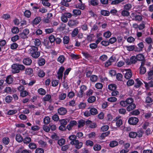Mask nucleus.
<instances>
[{"label":"nucleus","instance_id":"obj_1","mask_svg":"<svg viewBox=\"0 0 153 153\" xmlns=\"http://www.w3.org/2000/svg\"><path fill=\"white\" fill-rule=\"evenodd\" d=\"M55 39H45L43 41V44L47 48H51L52 43L55 41Z\"/></svg>","mask_w":153,"mask_h":153},{"label":"nucleus","instance_id":"obj_2","mask_svg":"<svg viewBox=\"0 0 153 153\" xmlns=\"http://www.w3.org/2000/svg\"><path fill=\"white\" fill-rule=\"evenodd\" d=\"M79 23V21L76 19H70L68 22V25L70 27H72L76 26Z\"/></svg>","mask_w":153,"mask_h":153},{"label":"nucleus","instance_id":"obj_3","mask_svg":"<svg viewBox=\"0 0 153 153\" xmlns=\"http://www.w3.org/2000/svg\"><path fill=\"white\" fill-rule=\"evenodd\" d=\"M70 143L72 145H75V147L76 149H80L82 146V143L81 142H79L78 140H76L75 141H71Z\"/></svg>","mask_w":153,"mask_h":153},{"label":"nucleus","instance_id":"obj_4","mask_svg":"<svg viewBox=\"0 0 153 153\" xmlns=\"http://www.w3.org/2000/svg\"><path fill=\"white\" fill-rule=\"evenodd\" d=\"M138 121L139 120L137 118L132 117L129 118L128 120V122L130 124L135 125Z\"/></svg>","mask_w":153,"mask_h":153},{"label":"nucleus","instance_id":"obj_5","mask_svg":"<svg viewBox=\"0 0 153 153\" xmlns=\"http://www.w3.org/2000/svg\"><path fill=\"white\" fill-rule=\"evenodd\" d=\"M132 19L136 21H141L142 19V17L140 15H137L136 13H132L131 14Z\"/></svg>","mask_w":153,"mask_h":153},{"label":"nucleus","instance_id":"obj_6","mask_svg":"<svg viewBox=\"0 0 153 153\" xmlns=\"http://www.w3.org/2000/svg\"><path fill=\"white\" fill-rule=\"evenodd\" d=\"M77 124V122L75 120H71L69 123V124L66 127L69 131L71 130L72 127L74 125H76Z\"/></svg>","mask_w":153,"mask_h":153},{"label":"nucleus","instance_id":"obj_7","mask_svg":"<svg viewBox=\"0 0 153 153\" xmlns=\"http://www.w3.org/2000/svg\"><path fill=\"white\" fill-rule=\"evenodd\" d=\"M12 72L13 74L17 73L19 72L20 71L17 68L16 64H13L11 66Z\"/></svg>","mask_w":153,"mask_h":153},{"label":"nucleus","instance_id":"obj_8","mask_svg":"<svg viewBox=\"0 0 153 153\" xmlns=\"http://www.w3.org/2000/svg\"><path fill=\"white\" fill-rule=\"evenodd\" d=\"M42 20L41 17L40 16H38L35 18L32 22L33 25H36L38 24Z\"/></svg>","mask_w":153,"mask_h":153},{"label":"nucleus","instance_id":"obj_9","mask_svg":"<svg viewBox=\"0 0 153 153\" xmlns=\"http://www.w3.org/2000/svg\"><path fill=\"white\" fill-rule=\"evenodd\" d=\"M72 13L73 16L76 17L81 15V11L79 9H74Z\"/></svg>","mask_w":153,"mask_h":153},{"label":"nucleus","instance_id":"obj_10","mask_svg":"<svg viewBox=\"0 0 153 153\" xmlns=\"http://www.w3.org/2000/svg\"><path fill=\"white\" fill-rule=\"evenodd\" d=\"M114 121H116V126L118 127H120L123 124L122 120L120 119L118 117H116L114 120Z\"/></svg>","mask_w":153,"mask_h":153},{"label":"nucleus","instance_id":"obj_11","mask_svg":"<svg viewBox=\"0 0 153 153\" xmlns=\"http://www.w3.org/2000/svg\"><path fill=\"white\" fill-rule=\"evenodd\" d=\"M23 62L25 65H29L31 64L32 62V60L30 59L27 58L24 59L23 60Z\"/></svg>","mask_w":153,"mask_h":153},{"label":"nucleus","instance_id":"obj_12","mask_svg":"<svg viewBox=\"0 0 153 153\" xmlns=\"http://www.w3.org/2000/svg\"><path fill=\"white\" fill-rule=\"evenodd\" d=\"M20 37V38H26L27 37L22 32L19 33V36L16 35L12 37L11 38H19Z\"/></svg>","mask_w":153,"mask_h":153},{"label":"nucleus","instance_id":"obj_13","mask_svg":"<svg viewBox=\"0 0 153 153\" xmlns=\"http://www.w3.org/2000/svg\"><path fill=\"white\" fill-rule=\"evenodd\" d=\"M58 112L59 114L63 115L66 113L67 111L65 108L61 107L58 109Z\"/></svg>","mask_w":153,"mask_h":153},{"label":"nucleus","instance_id":"obj_14","mask_svg":"<svg viewBox=\"0 0 153 153\" xmlns=\"http://www.w3.org/2000/svg\"><path fill=\"white\" fill-rule=\"evenodd\" d=\"M132 76V73L131 71L129 69L128 71L126 72L125 75V78L127 79L130 78Z\"/></svg>","mask_w":153,"mask_h":153},{"label":"nucleus","instance_id":"obj_15","mask_svg":"<svg viewBox=\"0 0 153 153\" xmlns=\"http://www.w3.org/2000/svg\"><path fill=\"white\" fill-rule=\"evenodd\" d=\"M136 108V105L134 103L130 104L126 108L127 110L128 111H130L133 110Z\"/></svg>","mask_w":153,"mask_h":153},{"label":"nucleus","instance_id":"obj_16","mask_svg":"<svg viewBox=\"0 0 153 153\" xmlns=\"http://www.w3.org/2000/svg\"><path fill=\"white\" fill-rule=\"evenodd\" d=\"M101 14L104 16H108L110 15V12L107 10H102L100 11Z\"/></svg>","mask_w":153,"mask_h":153},{"label":"nucleus","instance_id":"obj_17","mask_svg":"<svg viewBox=\"0 0 153 153\" xmlns=\"http://www.w3.org/2000/svg\"><path fill=\"white\" fill-rule=\"evenodd\" d=\"M114 59H113L112 57H111L105 63V66L106 67H108L109 65H111V63L114 61Z\"/></svg>","mask_w":153,"mask_h":153},{"label":"nucleus","instance_id":"obj_18","mask_svg":"<svg viewBox=\"0 0 153 153\" xmlns=\"http://www.w3.org/2000/svg\"><path fill=\"white\" fill-rule=\"evenodd\" d=\"M71 0H62L61 2V4L63 6L68 7L69 6V4L68 3L70 2Z\"/></svg>","mask_w":153,"mask_h":153},{"label":"nucleus","instance_id":"obj_19","mask_svg":"<svg viewBox=\"0 0 153 153\" xmlns=\"http://www.w3.org/2000/svg\"><path fill=\"white\" fill-rule=\"evenodd\" d=\"M6 81L7 83L10 84L12 83L13 82V79L11 77L10 75H9L7 77Z\"/></svg>","mask_w":153,"mask_h":153},{"label":"nucleus","instance_id":"obj_20","mask_svg":"<svg viewBox=\"0 0 153 153\" xmlns=\"http://www.w3.org/2000/svg\"><path fill=\"white\" fill-rule=\"evenodd\" d=\"M41 1L43 6L48 7H49L51 6V3L48 2L49 0H41Z\"/></svg>","mask_w":153,"mask_h":153},{"label":"nucleus","instance_id":"obj_21","mask_svg":"<svg viewBox=\"0 0 153 153\" xmlns=\"http://www.w3.org/2000/svg\"><path fill=\"white\" fill-rule=\"evenodd\" d=\"M31 54L32 57L34 58H37L40 56V53L39 51H36Z\"/></svg>","mask_w":153,"mask_h":153},{"label":"nucleus","instance_id":"obj_22","mask_svg":"<svg viewBox=\"0 0 153 153\" xmlns=\"http://www.w3.org/2000/svg\"><path fill=\"white\" fill-rule=\"evenodd\" d=\"M85 5L82 3H79L76 5V8L81 10H83L85 8Z\"/></svg>","mask_w":153,"mask_h":153},{"label":"nucleus","instance_id":"obj_23","mask_svg":"<svg viewBox=\"0 0 153 153\" xmlns=\"http://www.w3.org/2000/svg\"><path fill=\"white\" fill-rule=\"evenodd\" d=\"M33 70L31 68H27L25 70V73L29 76H31L33 74Z\"/></svg>","mask_w":153,"mask_h":153},{"label":"nucleus","instance_id":"obj_24","mask_svg":"<svg viewBox=\"0 0 153 153\" xmlns=\"http://www.w3.org/2000/svg\"><path fill=\"white\" fill-rule=\"evenodd\" d=\"M90 113L91 115H95L98 113L97 110L95 108H91L90 110Z\"/></svg>","mask_w":153,"mask_h":153},{"label":"nucleus","instance_id":"obj_25","mask_svg":"<svg viewBox=\"0 0 153 153\" xmlns=\"http://www.w3.org/2000/svg\"><path fill=\"white\" fill-rule=\"evenodd\" d=\"M79 33V31L78 28H76L74 29L72 32L71 36L72 37H74L76 36Z\"/></svg>","mask_w":153,"mask_h":153},{"label":"nucleus","instance_id":"obj_26","mask_svg":"<svg viewBox=\"0 0 153 153\" xmlns=\"http://www.w3.org/2000/svg\"><path fill=\"white\" fill-rule=\"evenodd\" d=\"M124 0H113L111 1H112L110 3V4L111 5H117L120 3Z\"/></svg>","mask_w":153,"mask_h":153},{"label":"nucleus","instance_id":"obj_27","mask_svg":"<svg viewBox=\"0 0 153 153\" xmlns=\"http://www.w3.org/2000/svg\"><path fill=\"white\" fill-rule=\"evenodd\" d=\"M148 79L150 80L153 78V70H151L148 72Z\"/></svg>","mask_w":153,"mask_h":153},{"label":"nucleus","instance_id":"obj_28","mask_svg":"<svg viewBox=\"0 0 153 153\" xmlns=\"http://www.w3.org/2000/svg\"><path fill=\"white\" fill-rule=\"evenodd\" d=\"M16 140L18 142H21L23 140V138L20 134H18L16 135Z\"/></svg>","mask_w":153,"mask_h":153},{"label":"nucleus","instance_id":"obj_29","mask_svg":"<svg viewBox=\"0 0 153 153\" xmlns=\"http://www.w3.org/2000/svg\"><path fill=\"white\" fill-rule=\"evenodd\" d=\"M137 60L139 61H142L144 59V57L142 54H139L136 56Z\"/></svg>","mask_w":153,"mask_h":153},{"label":"nucleus","instance_id":"obj_30","mask_svg":"<svg viewBox=\"0 0 153 153\" xmlns=\"http://www.w3.org/2000/svg\"><path fill=\"white\" fill-rule=\"evenodd\" d=\"M59 121L61 125L65 126L67 124L68 122V120L67 119H66V120L65 119H61Z\"/></svg>","mask_w":153,"mask_h":153},{"label":"nucleus","instance_id":"obj_31","mask_svg":"<svg viewBox=\"0 0 153 153\" xmlns=\"http://www.w3.org/2000/svg\"><path fill=\"white\" fill-rule=\"evenodd\" d=\"M111 35V33L109 31H107L104 33L103 36L106 38H108L110 37Z\"/></svg>","mask_w":153,"mask_h":153},{"label":"nucleus","instance_id":"obj_32","mask_svg":"<svg viewBox=\"0 0 153 153\" xmlns=\"http://www.w3.org/2000/svg\"><path fill=\"white\" fill-rule=\"evenodd\" d=\"M38 48L35 46H32L30 49V53L36 52L38 51Z\"/></svg>","mask_w":153,"mask_h":153},{"label":"nucleus","instance_id":"obj_33","mask_svg":"<svg viewBox=\"0 0 153 153\" xmlns=\"http://www.w3.org/2000/svg\"><path fill=\"white\" fill-rule=\"evenodd\" d=\"M90 77V80L91 82H96L98 78L97 76L95 75H91Z\"/></svg>","mask_w":153,"mask_h":153},{"label":"nucleus","instance_id":"obj_34","mask_svg":"<svg viewBox=\"0 0 153 153\" xmlns=\"http://www.w3.org/2000/svg\"><path fill=\"white\" fill-rule=\"evenodd\" d=\"M33 40H34L33 41L36 46H39L41 45V42L39 39H33Z\"/></svg>","mask_w":153,"mask_h":153},{"label":"nucleus","instance_id":"obj_35","mask_svg":"<svg viewBox=\"0 0 153 153\" xmlns=\"http://www.w3.org/2000/svg\"><path fill=\"white\" fill-rule=\"evenodd\" d=\"M118 142L115 140L111 141L109 144V146L111 147H114L118 145Z\"/></svg>","mask_w":153,"mask_h":153},{"label":"nucleus","instance_id":"obj_36","mask_svg":"<svg viewBox=\"0 0 153 153\" xmlns=\"http://www.w3.org/2000/svg\"><path fill=\"white\" fill-rule=\"evenodd\" d=\"M96 100V97L94 96H92L89 97L88 99V101L90 103L94 102Z\"/></svg>","mask_w":153,"mask_h":153},{"label":"nucleus","instance_id":"obj_37","mask_svg":"<svg viewBox=\"0 0 153 153\" xmlns=\"http://www.w3.org/2000/svg\"><path fill=\"white\" fill-rule=\"evenodd\" d=\"M108 88L111 91H114L116 89V86L114 84H111L108 85Z\"/></svg>","mask_w":153,"mask_h":153},{"label":"nucleus","instance_id":"obj_38","mask_svg":"<svg viewBox=\"0 0 153 153\" xmlns=\"http://www.w3.org/2000/svg\"><path fill=\"white\" fill-rule=\"evenodd\" d=\"M136 81V83H135L134 86L137 88H138L140 86L142 83L139 79H137Z\"/></svg>","mask_w":153,"mask_h":153},{"label":"nucleus","instance_id":"obj_39","mask_svg":"<svg viewBox=\"0 0 153 153\" xmlns=\"http://www.w3.org/2000/svg\"><path fill=\"white\" fill-rule=\"evenodd\" d=\"M146 72V69L145 67H140V74H144Z\"/></svg>","mask_w":153,"mask_h":153},{"label":"nucleus","instance_id":"obj_40","mask_svg":"<svg viewBox=\"0 0 153 153\" xmlns=\"http://www.w3.org/2000/svg\"><path fill=\"white\" fill-rule=\"evenodd\" d=\"M130 14V13L128 10H123L121 12L122 15L124 16H128Z\"/></svg>","mask_w":153,"mask_h":153},{"label":"nucleus","instance_id":"obj_41","mask_svg":"<svg viewBox=\"0 0 153 153\" xmlns=\"http://www.w3.org/2000/svg\"><path fill=\"white\" fill-rule=\"evenodd\" d=\"M90 3L91 5L93 6H97L98 4L99 1L97 0H91Z\"/></svg>","mask_w":153,"mask_h":153},{"label":"nucleus","instance_id":"obj_42","mask_svg":"<svg viewBox=\"0 0 153 153\" xmlns=\"http://www.w3.org/2000/svg\"><path fill=\"white\" fill-rule=\"evenodd\" d=\"M137 61L136 56H133L130 58V62H131V64L135 63Z\"/></svg>","mask_w":153,"mask_h":153},{"label":"nucleus","instance_id":"obj_43","mask_svg":"<svg viewBox=\"0 0 153 153\" xmlns=\"http://www.w3.org/2000/svg\"><path fill=\"white\" fill-rule=\"evenodd\" d=\"M109 134L110 131H108L102 133L100 136V137H101V139H103L105 137L107 136Z\"/></svg>","mask_w":153,"mask_h":153},{"label":"nucleus","instance_id":"obj_44","mask_svg":"<svg viewBox=\"0 0 153 153\" xmlns=\"http://www.w3.org/2000/svg\"><path fill=\"white\" fill-rule=\"evenodd\" d=\"M23 141L25 143H29L31 141V139L30 137H27L23 139Z\"/></svg>","mask_w":153,"mask_h":153},{"label":"nucleus","instance_id":"obj_45","mask_svg":"<svg viewBox=\"0 0 153 153\" xmlns=\"http://www.w3.org/2000/svg\"><path fill=\"white\" fill-rule=\"evenodd\" d=\"M19 31V29L17 27H14L11 29V32L12 33L15 34H16L18 33Z\"/></svg>","mask_w":153,"mask_h":153},{"label":"nucleus","instance_id":"obj_46","mask_svg":"<svg viewBox=\"0 0 153 153\" xmlns=\"http://www.w3.org/2000/svg\"><path fill=\"white\" fill-rule=\"evenodd\" d=\"M129 136L131 138H134L136 137L137 134L136 132L131 131L129 133Z\"/></svg>","mask_w":153,"mask_h":153},{"label":"nucleus","instance_id":"obj_47","mask_svg":"<svg viewBox=\"0 0 153 153\" xmlns=\"http://www.w3.org/2000/svg\"><path fill=\"white\" fill-rule=\"evenodd\" d=\"M2 141L4 144L7 145L9 143L10 139L8 137H5L3 139Z\"/></svg>","mask_w":153,"mask_h":153},{"label":"nucleus","instance_id":"obj_48","mask_svg":"<svg viewBox=\"0 0 153 153\" xmlns=\"http://www.w3.org/2000/svg\"><path fill=\"white\" fill-rule=\"evenodd\" d=\"M65 57L63 55H61L58 58L57 60L61 63H62L64 61Z\"/></svg>","mask_w":153,"mask_h":153},{"label":"nucleus","instance_id":"obj_49","mask_svg":"<svg viewBox=\"0 0 153 153\" xmlns=\"http://www.w3.org/2000/svg\"><path fill=\"white\" fill-rule=\"evenodd\" d=\"M65 140L64 139L62 138L58 140V143L59 146H62L65 143Z\"/></svg>","mask_w":153,"mask_h":153},{"label":"nucleus","instance_id":"obj_50","mask_svg":"<svg viewBox=\"0 0 153 153\" xmlns=\"http://www.w3.org/2000/svg\"><path fill=\"white\" fill-rule=\"evenodd\" d=\"M45 61L44 59L41 58L39 59L38 62V63L39 65L42 66L45 64Z\"/></svg>","mask_w":153,"mask_h":153},{"label":"nucleus","instance_id":"obj_51","mask_svg":"<svg viewBox=\"0 0 153 153\" xmlns=\"http://www.w3.org/2000/svg\"><path fill=\"white\" fill-rule=\"evenodd\" d=\"M24 14L25 16L28 18L30 17L31 14L30 11L28 10H25Z\"/></svg>","mask_w":153,"mask_h":153},{"label":"nucleus","instance_id":"obj_52","mask_svg":"<svg viewBox=\"0 0 153 153\" xmlns=\"http://www.w3.org/2000/svg\"><path fill=\"white\" fill-rule=\"evenodd\" d=\"M78 128H80L81 127L84 126L85 125V121L83 120H80L78 121Z\"/></svg>","mask_w":153,"mask_h":153},{"label":"nucleus","instance_id":"obj_53","mask_svg":"<svg viewBox=\"0 0 153 153\" xmlns=\"http://www.w3.org/2000/svg\"><path fill=\"white\" fill-rule=\"evenodd\" d=\"M17 68L20 71V70L22 71L24 70L25 69V66L23 65L19 64H16Z\"/></svg>","mask_w":153,"mask_h":153},{"label":"nucleus","instance_id":"obj_54","mask_svg":"<svg viewBox=\"0 0 153 153\" xmlns=\"http://www.w3.org/2000/svg\"><path fill=\"white\" fill-rule=\"evenodd\" d=\"M50 122V118L48 117H46L44 119V122L45 124H48Z\"/></svg>","mask_w":153,"mask_h":153},{"label":"nucleus","instance_id":"obj_55","mask_svg":"<svg viewBox=\"0 0 153 153\" xmlns=\"http://www.w3.org/2000/svg\"><path fill=\"white\" fill-rule=\"evenodd\" d=\"M66 96V94L64 93H62L59 95V98L60 100H64Z\"/></svg>","mask_w":153,"mask_h":153},{"label":"nucleus","instance_id":"obj_56","mask_svg":"<svg viewBox=\"0 0 153 153\" xmlns=\"http://www.w3.org/2000/svg\"><path fill=\"white\" fill-rule=\"evenodd\" d=\"M131 5L130 4H127L124 6V9L128 11L131 8Z\"/></svg>","mask_w":153,"mask_h":153},{"label":"nucleus","instance_id":"obj_57","mask_svg":"<svg viewBox=\"0 0 153 153\" xmlns=\"http://www.w3.org/2000/svg\"><path fill=\"white\" fill-rule=\"evenodd\" d=\"M51 98V96L50 95L47 94L43 98V100L45 101H49Z\"/></svg>","mask_w":153,"mask_h":153},{"label":"nucleus","instance_id":"obj_58","mask_svg":"<svg viewBox=\"0 0 153 153\" xmlns=\"http://www.w3.org/2000/svg\"><path fill=\"white\" fill-rule=\"evenodd\" d=\"M38 91L40 94L42 95H44L46 93L45 90L42 88L39 89L38 90Z\"/></svg>","mask_w":153,"mask_h":153},{"label":"nucleus","instance_id":"obj_59","mask_svg":"<svg viewBox=\"0 0 153 153\" xmlns=\"http://www.w3.org/2000/svg\"><path fill=\"white\" fill-rule=\"evenodd\" d=\"M101 146L99 144L95 145L94 146V149L95 151H99L101 149Z\"/></svg>","mask_w":153,"mask_h":153},{"label":"nucleus","instance_id":"obj_60","mask_svg":"<svg viewBox=\"0 0 153 153\" xmlns=\"http://www.w3.org/2000/svg\"><path fill=\"white\" fill-rule=\"evenodd\" d=\"M127 104H131L133 103L134 101L133 99L131 98H129L126 99V100Z\"/></svg>","mask_w":153,"mask_h":153},{"label":"nucleus","instance_id":"obj_61","mask_svg":"<svg viewBox=\"0 0 153 153\" xmlns=\"http://www.w3.org/2000/svg\"><path fill=\"white\" fill-rule=\"evenodd\" d=\"M132 115H139L140 112L137 109H136L131 111L130 113Z\"/></svg>","mask_w":153,"mask_h":153},{"label":"nucleus","instance_id":"obj_62","mask_svg":"<svg viewBox=\"0 0 153 153\" xmlns=\"http://www.w3.org/2000/svg\"><path fill=\"white\" fill-rule=\"evenodd\" d=\"M68 138L71 141H75L76 140V136L75 135H71L69 136Z\"/></svg>","mask_w":153,"mask_h":153},{"label":"nucleus","instance_id":"obj_63","mask_svg":"<svg viewBox=\"0 0 153 153\" xmlns=\"http://www.w3.org/2000/svg\"><path fill=\"white\" fill-rule=\"evenodd\" d=\"M29 146L30 149H35L37 147L36 145L33 143H30L29 145Z\"/></svg>","mask_w":153,"mask_h":153},{"label":"nucleus","instance_id":"obj_64","mask_svg":"<svg viewBox=\"0 0 153 153\" xmlns=\"http://www.w3.org/2000/svg\"><path fill=\"white\" fill-rule=\"evenodd\" d=\"M38 76L40 77H42L45 75V73L42 70H39L38 72Z\"/></svg>","mask_w":153,"mask_h":153}]
</instances>
